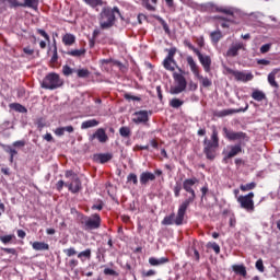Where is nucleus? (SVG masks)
I'll list each match as a JSON object with an SVG mask.
<instances>
[{
	"mask_svg": "<svg viewBox=\"0 0 280 280\" xmlns=\"http://www.w3.org/2000/svg\"><path fill=\"white\" fill-rule=\"evenodd\" d=\"M196 183H198L197 178H187L183 182V189L190 196H188L178 208L175 221L176 226H180L183 224V220H185V213H187L189 205L196 200V190H194V185H196Z\"/></svg>",
	"mask_w": 280,
	"mask_h": 280,
	"instance_id": "nucleus-1",
	"label": "nucleus"
},
{
	"mask_svg": "<svg viewBox=\"0 0 280 280\" xmlns=\"http://www.w3.org/2000/svg\"><path fill=\"white\" fill-rule=\"evenodd\" d=\"M220 145V139L218 138V130L212 131L211 140H203V154H206L209 161H213L215 159V150H218Z\"/></svg>",
	"mask_w": 280,
	"mask_h": 280,
	"instance_id": "nucleus-2",
	"label": "nucleus"
},
{
	"mask_svg": "<svg viewBox=\"0 0 280 280\" xmlns=\"http://www.w3.org/2000/svg\"><path fill=\"white\" fill-rule=\"evenodd\" d=\"M115 12L119 14V8L114 7L110 8H104L101 12V19H100V25L101 30H110L113 25H115Z\"/></svg>",
	"mask_w": 280,
	"mask_h": 280,
	"instance_id": "nucleus-3",
	"label": "nucleus"
},
{
	"mask_svg": "<svg viewBox=\"0 0 280 280\" xmlns=\"http://www.w3.org/2000/svg\"><path fill=\"white\" fill-rule=\"evenodd\" d=\"M63 84L65 81L60 79V74L50 72L44 78L42 89H46L47 91H56V89H60V86Z\"/></svg>",
	"mask_w": 280,
	"mask_h": 280,
	"instance_id": "nucleus-4",
	"label": "nucleus"
},
{
	"mask_svg": "<svg viewBox=\"0 0 280 280\" xmlns=\"http://www.w3.org/2000/svg\"><path fill=\"white\" fill-rule=\"evenodd\" d=\"M83 231H95L102 226V218L95 213L92 217H83L81 219Z\"/></svg>",
	"mask_w": 280,
	"mask_h": 280,
	"instance_id": "nucleus-5",
	"label": "nucleus"
},
{
	"mask_svg": "<svg viewBox=\"0 0 280 280\" xmlns=\"http://www.w3.org/2000/svg\"><path fill=\"white\" fill-rule=\"evenodd\" d=\"M223 135L229 141H243V139H246V133L242 131H233V129L226 127L223 128Z\"/></svg>",
	"mask_w": 280,
	"mask_h": 280,
	"instance_id": "nucleus-6",
	"label": "nucleus"
},
{
	"mask_svg": "<svg viewBox=\"0 0 280 280\" xmlns=\"http://www.w3.org/2000/svg\"><path fill=\"white\" fill-rule=\"evenodd\" d=\"M150 115H152V112L148 110H139L133 114L132 121L133 124H148L150 121Z\"/></svg>",
	"mask_w": 280,
	"mask_h": 280,
	"instance_id": "nucleus-7",
	"label": "nucleus"
},
{
	"mask_svg": "<svg viewBox=\"0 0 280 280\" xmlns=\"http://www.w3.org/2000/svg\"><path fill=\"white\" fill-rule=\"evenodd\" d=\"M196 56L198 57L199 62L203 67L206 73H209V71H211V57L208 55H202L200 50Z\"/></svg>",
	"mask_w": 280,
	"mask_h": 280,
	"instance_id": "nucleus-8",
	"label": "nucleus"
},
{
	"mask_svg": "<svg viewBox=\"0 0 280 280\" xmlns=\"http://www.w3.org/2000/svg\"><path fill=\"white\" fill-rule=\"evenodd\" d=\"M97 139L100 143H106L108 141V136L106 135V130L104 128H98L91 137L90 141Z\"/></svg>",
	"mask_w": 280,
	"mask_h": 280,
	"instance_id": "nucleus-9",
	"label": "nucleus"
},
{
	"mask_svg": "<svg viewBox=\"0 0 280 280\" xmlns=\"http://www.w3.org/2000/svg\"><path fill=\"white\" fill-rule=\"evenodd\" d=\"M66 187H68L69 191L72 194H78L80 189H82V182H80V178L77 175H73L72 183L66 184Z\"/></svg>",
	"mask_w": 280,
	"mask_h": 280,
	"instance_id": "nucleus-10",
	"label": "nucleus"
},
{
	"mask_svg": "<svg viewBox=\"0 0 280 280\" xmlns=\"http://www.w3.org/2000/svg\"><path fill=\"white\" fill-rule=\"evenodd\" d=\"M240 49H244V44H242V43L232 44L226 51V56L229 58H235V56H237Z\"/></svg>",
	"mask_w": 280,
	"mask_h": 280,
	"instance_id": "nucleus-11",
	"label": "nucleus"
},
{
	"mask_svg": "<svg viewBox=\"0 0 280 280\" xmlns=\"http://www.w3.org/2000/svg\"><path fill=\"white\" fill-rule=\"evenodd\" d=\"M112 159L113 154L110 153H96L93 155V161H95V163H108Z\"/></svg>",
	"mask_w": 280,
	"mask_h": 280,
	"instance_id": "nucleus-12",
	"label": "nucleus"
},
{
	"mask_svg": "<svg viewBox=\"0 0 280 280\" xmlns=\"http://www.w3.org/2000/svg\"><path fill=\"white\" fill-rule=\"evenodd\" d=\"M150 180H156V175L150 172H143L140 175V183L141 185H148Z\"/></svg>",
	"mask_w": 280,
	"mask_h": 280,
	"instance_id": "nucleus-13",
	"label": "nucleus"
},
{
	"mask_svg": "<svg viewBox=\"0 0 280 280\" xmlns=\"http://www.w3.org/2000/svg\"><path fill=\"white\" fill-rule=\"evenodd\" d=\"M173 78L175 82H177V86H180L182 89H187V80L183 75V72L180 73L174 72Z\"/></svg>",
	"mask_w": 280,
	"mask_h": 280,
	"instance_id": "nucleus-14",
	"label": "nucleus"
},
{
	"mask_svg": "<svg viewBox=\"0 0 280 280\" xmlns=\"http://www.w3.org/2000/svg\"><path fill=\"white\" fill-rule=\"evenodd\" d=\"M242 152V145L235 144L231 147V150L225 154L223 161H226L228 159H233V156H237Z\"/></svg>",
	"mask_w": 280,
	"mask_h": 280,
	"instance_id": "nucleus-15",
	"label": "nucleus"
},
{
	"mask_svg": "<svg viewBox=\"0 0 280 280\" xmlns=\"http://www.w3.org/2000/svg\"><path fill=\"white\" fill-rule=\"evenodd\" d=\"M253 198H255L254 192H249L246 195V211H249L250 213L255 211V201H253Z\"/></svg>",
	"mask_w": 280,
	"mask_h": 280,
	"instance_id": "nucleus-16",
	"label": "nucleus"
},
{
	"mask_svg": "<svg viewBox=\"0 0 280 280\" xmlns=\"http://www.w3.org/2000/svg\"><path fill=\"white\" fill-rule=\"evenodd\" d=\"M163 67H164V69H166V71H174L175 67H176V69H178V71H179V73H185V71H183V69H180L178 67L176 61L167 60V63H165V59H164L163 60Z\"/></svg>",
	"mask_w": 280,
	"mask_h": 280,
	"instance_id": "nucleus-17",
	"label": "nucleus"
},
{
	"mask_svg": "<svg viewBox=\"0 0 280 280\" xmlns=\"http://www.w3.org/2000/svg\"><path fill=\"white\" fill-rule=\"evenodd\" d=\"M170 262V258L162 257V258H149L150 266H163V264Z\"/></svg>",
	"mask_w": 280,
	"mask_h": 280,
	"instance_id": "nucleus-18",
	"label": "nucleus"
},
{
	"mask_svg": "<svg viewBox=\"0 0 280 280\" xmlns=\"http://www.w3.org/2000/svg\"><path fill=\"white\" fill-rule=\"evenodd\" d=\"M40 0H24L23 8H31V10L38 11V4Z\"/></svg>",
	"mask_w": 280,
	"mask_h": 280,
	"instance_id": "nucleus-19",
	"label": "nucleus"
},
{
	"mask_svg": "<svg viewBox=\"0 0 280 280\" xmlns=\"http://www.w3.org/2000/svg\"><path fill=\"white\" fill-rule=\"evenodd\" d=\"M7 2L10 8H23V2H19V0H0V8H3Z\"/></svg>",
	"mask_w": 280,
	"mask_h": 280,
	"instance_id": "nucleus-20",
	"label": "nucleus"
},
{
	"mask_svg": "<svg viewBox=\"0 0 280 280\" xmlns=\"http://www.w3.org/2000/svg\"><path fill=\"white\" fill-rule=\"evenodd\" d=\"M186 60L188 62V66L190 67L191 72L194 73V75L200 74V72H198V65L194 60V57L188 56Z\"/></svg>",
	"mask_w": 280,
	"mask_h": 280,
	"instance_id": "nucleus-21",
	"label": "nucleus"
},
{
	"mask_svg": "<svg viewBox=\"0 0 280 280\" xmlns=\"http://www.w3.org/2000/svg\"><path fill=\"white\" fill-rule=\"evenodd\" d=\"M95 126H100V121L96 119L85 120L81 124L82 130H86L88 128H95Z\"/></svg>",
	"mask_w": 280,
	"mask_h": 280,
	"instance_id": "nucleus-22",
	"label": "nucleus"
},
{
	"mask_svg": "<svg viewBox=\"0 0 280 280\" xmlns=\"http://www.w3.org/2000/svg\"><path fill=\"white\" fill-rule=\"evenodd\" d=\"M232 270L235 275H241V277H246V267L244 265H232Z\"/></svg>",
	"mask_w": 280,
	"mask_h": 280,
	"instance_id": "nucleus-23",
	"label": "nucleus"
},
{
	"mask_svg": "<svg viewBox=\"0 0 280 280\" xmlns=\"http://www.w3.org/2000/svg\"><path fill=\"white\" fill-rule=\"evenodd\" d=\"M62 43L65 45H67L68 47H71V45H73V43H75V35L67 33L62 37Z\"/></svg>",
	"mask_w": 280,
	"mask_h": 280,
	"instance_id": "nucleus-24",
	"label": "nucleus"
},
{
	"mask_svg": "<svg viewBox=\"0 0 280 280\" xmlns=\"http://www.w3.org/2000/svg\"><path fill=\"white\" fill-rule=\"evenodd\" d=\"M162 224L164 226H171L172 224H176V214L172 213L171 215H166L163 219Z\"/></svg>",
	"mask_w": 280,
	"mask_h": 280,
	"instance_id": "nucleus-25",
	"label": "nucleus"
},
{
	"mask_svg": "<svg viewBox=\"0 0 280 280\" xmlns=\"http://www.w3.org/2000/svg\"><path fill=\"white\" fill-rule=\"evenodd\" d=\"M252 97L256 102H264V100H266V93H264V91L255 90L252 93Z\"/></svg>",
	"mask_w": 280,
	"mask_h": 280,
	"instance_id": "nucleus-26",
	"label": "nucleus"
},
{
	"mask_svg": "<svg viewBox=\"0 0 280 280\" xmlns=\"http://www.w3.org/2000/svg\"><path fill=\"white\" fill-rule=\"evenodd\" d=\"M234 196L237 202L241 203L242 209H246V196H240V189H234Z\"/></svg>",
	"mask_w": 280,
	"mask_h": 280,
	"instance_id": "nucleus-27",
	"label": "nucleus"
},
{
	"mask_svg": "<svg viewBox=\"0 0 280 280\" xmlns=\"http://www.w3.org/2000/svg\"><path fill=\"white\" fill-rule=\"evenodd\" d=\"M235 113H240V109H223L215 113L217 117H229V115H235Z\"/></svg>",
	"mask_w": 280,
	"mask_h": 280,
	"instance_id": "nucleus-28",
	"label": "nucleus"
},
{
	"mask_svg": "<svg viewBox=\"0 0 280 280\" xmlns=\"http://www.w3.org/2000/svg\"><path fill=\"white\" fill-rule=\"evenodd\" d=\"M34 250H49V244L43 242H34L33 243Z\"/></svg>",
	"mask_w": 280,
	"mask_h": 280,
	"instance_id": "nucleus-29",
	"label": "nucleus"
},
{
	"mask_svg": "<svg viewBox=\"0 0 280 280\" xmlns=\"http://www.w3.org/2000/svg\"><path fill=\"white\" fill-rule=\"evenodd\" d=\"M119 135L124 139H130L132 131L129 129V127L124 126L119 128Z\"/></svg>",
	"mask_w": 280,
	"mask_h": 280,
	"instance_id": "nucleus-30",
	"label": "nucleus"
},
{
	"mask_svg": "<svg viewBox=\"0 0 280 280\" xmlns=\"http://www.w3.org/2000/svg\"><path fill=\"white\" fill-rule=\"evenodd\" d=\"M10 108H12V110H15V113H27V108L19 103L10 104Z\"/></svg>",
	"mask_w": 280,
	"mask_h": 280,
	"instance_id": "nucleus-31",
	"label": "nucleus"
},
{
	"mask_svg": "<svg viewBox=\"0 0 280 280\" xmlns=\"http://www.w3.org/2000/svg\"><path fill=\"white\" fill-rule=\"evenodd\" d=\"M210 38L212 43L218 44L222 39V32L220 31H214L210 34Z\"/></svg>",
	"mask_w": 280,
	"mask_h": 280,
	"instance_id": "nucleus-32",
	"label": "nucleus"
},
{
	"mask_svg": "<svg viewBox=\"0 0 280 280\" xmlns=\"http://www.w3.org/2000/svg\"><path fill=\"white\" fill-rule=\"evenodd\" d=\"M275 75H277L276 72H270L268 74V82H269L270 86H273V89H279V83H277Z\"/></svg>",
	"mask_w": 280,
	"mask_h": 280,
	"instance_id": "nucleus-33",
	"label": "nucleus"
},
{
	"mask_svg": "<svg viewBox=\"0 0 280 280\" xmlns=\"http://www.w3.org/2000/svg\"><path fill=\"white\" fill-rule=\"evenodd\" d=\"M86 54L85 49H74L67 52L68 56H73V58H80V56H84Z\"/></svg>",
	"mask_w": 280,
	"mask_h": 280,
	"instance_id": "nucleus-34",
	"label": "nucleus"
},
{
	"mask_svg": "<svg viewBox=\"0 0 280 280\" xmlns=\"http://www.w3.org/2000/svg\"><path fill=\"white\" fill-rule=\"evenodd\" d=\"M50 62L52 65H56V62H58V46L56 45V40H54L52 44V57L50 59Z\"/></svg>",
	"mask_w": 280,
	"mask_h": 280,
	"instance_id": "nucleus-35",
	"label": "nucleus"
},
{
	"mask_svg": "<svg viewBox=\"0 0 280 280\" xmlns=\"http://www.w3.org/2000/svg\"><path fill=\"white\" fill-rule=\"evenodd\" d=\"M183 190V184L180 182H176L173 191H174V196L175 198H179L180 197V191Z\"/></svg>",
	"mask_w": 280,
	"mask_h": 280,
	"instance_id": "nucleus-36",
	"label": "nucleus"
},
{
	"mask_svg": "<svg viewBox=\"0 0 280 280\" xmlns=\"http://www.w3.org/2000/svg\"><path fill=\"white\" fill-rule=\"evenodd\" d=\"M232 74L234 75L235 80H238V82H245L246 80V73L244 72L233 71Z\"/></svg>",
	"mask_w": 280,
	"mask_h": 280,
	"instance_id": "nucleus-37",
	"label": "nucleus"
},
{
	"mask_svg": "<svg viewBox=\"0 0 280 280\" xmlns=\"http://www.w3.org/2000/svg\"><path fill=\"white\" fill-rule=\"evenodd\" d=\"M196 78H198V80L201 81L202 86H205L206 89L211 86V84H212V82H211V80H209V78H205L200 74L196 75Z\"/></svg>",
	"mask_w": 280,
	"mask_h": 280,
	"instance_id": "nucleus-38",
	"label": "nucleus"
},
{
	"mask_svg": "<svg viewBox=\"0 0 280 280\" xmlns=\"http://www.w3.org/2000/svg\"><path fill=\"white\" fill-rule=\"evenodd\" d=\"M183 104H185L183 101H180L179 98H173L170 101V106H172V108H180V106H183Z\"/></svg>",
	"mask_w": 280,
	"mask_h": 280,
	"instance_id": "nucleus-39",
	"label": "nucleus"
},
{
	"mask_svg": "<svg viewBox=\"0 0 280 280\" xmlns=\"http://www.w3.org/2000/svg\"><path fill=\"white\" fill-rule=\"evenodd\" d=\"M174 56H176V48H171V49L168 50V55H167L166 58L164 59V60H165V65H167V60L175 61V60H174Z\"/></svg>",
	"mask_w": 280,
	"mask_h": 280,
	"instance_id": "nucleus-40",
	"label": "nucleus"
},
{
	"mask_svg": "<svg viewBox=\"0 0 280 280\" xmlns=\"http://www.w3.org/2000/svg\"><path fill=\"white\" fill-rule=\"evenodd\" d=\"M207 248H212V250H214V253H215L217 255H220V245H218V243H215V242H213V243L209 242V243L207 244Z\"/></svg>",
	"mask_w": 280,
	"mask_h": 280,
	"instance_id": "nucleus-41",
	"label": "nucleus"
},
{
	"mask_svg": "<svg viewBox=\"0 0 280 280\" xmlns=\"http://www.w3.org/2000/svg\"><path fill=\"white\" fill-rule=\"evenodd\" d=\"M86 5L91 8H97V5H102V0H83Z\"/></svg>",
	"mask_w": 280,
	"mask_h": 280,
	"instance_id": "nucleus-42",
	"label": "nucleus"
},
{
	"mask_svg": "<svg viewBox=\"0 0 280 280\" xmlns=\"http://www.w3.org/2000/svg\"><path fill=\"white\" fill-rule=\"evenodd\" d=\"M91 72L88 69H79L77 70L78 78H89Z\"/></svg>",
	"mask_w": 280,
	"mask_h": 280,
	"instance_id": "nucleus-43",
	"label": "nucleus"
},
{
	"mask_svg": "<svg viewBox=\"0 0 280 280\" xmlns=\"http://www.w3.org/2000/svg\"><path fill=\"white\" fill-rule=\"evenodd\" d=\"M158 21L161 23L165 34H170V26L167 25V22H165L163 18H158Z\"/></svg>",
	"mask_w": 280,
	"mask_h": 280,
	"instance_id": "nucleus-44",
	"label": "nucleus"
},
{
	"mask_svg": "<svg viewBox=\"0 0 280 280\" xmlns=\"http://www.w3.org/2000/svg\"><path fill=\"white\" fill-rule=\"evenodd\" d=\"M63 253L67 255V257H73L74 255H78V252L73 247L63 249Z\"/></svg>",
	"mask_w": 280,
	"mask_h": 280,
	"instance_id": "nucleus-45",
	"label": "nucleus"
},
{
	"mask_svg": "<svg viewBox=\"0 0 280 280\" xmlns=\"http://www.w3.org/2000/svg\"><path fill=\"white\" fill-rule=\"evenodd\" d=\"M215 12H222L223 14H228L229 16H233V10L226 8H215Z\"/></svg>",
	"mask_w": 280,
	"mask_h": 280,
	"instance_id": "nucleus-46",
	"label": "nucleus"
},
{
	"mask_svg": "<svg viewBox=\"0 0 280 280\" xmlns=\"http://www.w3.org/2000/svg\"><path fill=\"white\" fill-rule=\"evenodd\" d=\"M185 91V88H180V85L171 88L172 95H178L179 93H183Z\"/></svg>",
	"mask_w": 280,
	"mask_h": 280,
	"instance_id": "nucleus-47",
	"label": "nucleus"
},
{
	"mask_svg": "<svg viewBox=\"0 0 280 280\" xmlns=\"http://www.w3.org/2000/svg\"><path fill=\"white\" fill-rule=\"evenodd\" d=\"M127 180L130 183L132 182L133 185H138L139 184V179L137 178V174H133V173H130L128 176H127Z\"/></svg>",
	"mask_w": 280,
	"mask_h": 280,
	"instance_id": "nucleus-48",
	"label": "nucleus"
},
{
	"mask_svg": "<svg viewBox=\"0 0 280 280\" xmlns=\"http://www.w3.org/2000/svg\"><path fill=\"white\" fill-rule=\"evenodd\" d=\"M13 237L14 235L0 236V242H2V244H10Z\"/></svg>",
	"mask_w": 280,
	"mask_h": 280,
	"instance_id": "nucleus-49",
	"label": "nucleus"
},
{
	"mask_svg": "<svg viewBox=\"0 0 280 280\" xmlns=\"http://www.w3.org/2000/svg\"><path fill=\"white\" fill-rule=\"evenodd\" d=\"M104 275H107L109 277H119V273H117V271H115L114 269H110V268H105Z\"/></svg>",
	"mask_w": 280,
	"mask_h": 280,
	"instance_id": "nucleus-50",
	"label": "nucleus"
},
{
	"mask_svg": "<svg viewBox=\"0 0 280 280\" xmlns=\"http://www.w3.org/2000/svg\"><path fill=\"white\" fill-rule=\"evenodd\" d=\"M205 8L208 12H215V8H219V7H217L213 2H207L205 4Z\"/></svg>",
	"mask_w": 280,
	"mask_h": 280,
	"instance_id": "nucleus-51",
	"label": "nucleus"
},
{
	"mask_svg": "<svg viewBox=\"0 0 280 280\" xmlns=\"http://www.w3.org/2000/svg\"><path fill=\"white\" fill-rule=\"evenodd\" d=\"M3 150L8 154H19V151H16V149L12 148L11 145H3Z\"/></svg>",
	"mask_w": 280,
	"mask_h": 280,
	"instance_id": "nucleus-52",
	"label": "nucleus"
},
{
	"mask_svg": "<svg viewBox=\"0 0 280 280\" xmlns=\"http://www.w3.org/2000/svg\"><path fill=\"white\" fill-rule=\"evenodd\" d=\"M79 259H82V257H86L88 259L91 258V249H85L83 252H80L78 254Z\"/></svg>",
	"mask_w": 280,
	"mask_h": 280,
	"instance_id": "nucleus-53",
	"label": "nucleus"
},
{
	"mask_svg": "<svg viewBox=\"0 0 280 280\" xmlns=\"http://www.w3.org/2000/svg\"><path fill=\"white\" fill-rule=\"evenodd\" d=\"M184 45L186 46V47H188V49H190L191 51H194V54H196L197 55V52H199L200 50H198V48H195L192 45H191V43L189 42V40H184Z\"/></svg>",
	"mask_w": 280,
	"mask_h": 280,
	"instance_id": "nucleus-54",
	"label": "nucleus"
},
{
	"mask_svg": "<svg viewBox=\"0 0 280 280\" xmlns=\"http://www.w3.org/2000/svg\"><path fill=\"white\" fill-rule=\"evenodd\" d=\"M62 73L63 75H71V73H73V69H71V67L66 65L62 67Z\"/></svg>",
	"mask_w": 280,
	"mask_h": 280,
	"instance_id": "nucleus-55",
	"label": "nucleus"
},
{
	"mask_svg": "<svg viewBox=\"0 0 280 280\" xmlns=\"http://www.w3.org/2000/svg\"><path fill=\"white\" fill-rule=\"evenodd\" d=\"M37 34H39V36H43V38H45V40H47L49 43V34H47V32H45V30L37 28Z\"/></svg>",
	"mask_w": 280,
	"mask_h": 280,
	"instance_id": "nucleus-56",
	"label": "nucleus"
},
{
	"mask_svg": "<svg viewBox=\"0 0 280 280\" xmlns=\"http://www.w3.org/2000/svg\"><path fill=\"white\" fill-rule=\"evenodd\" d=\"M270 47H272V44H265L260 47V54H268L270 51Z\"/></svg>",
	"mask_w": 280,
	"mask_h": 280,
	"instance_id": "nucleus-57",
	"label": "nucleus"
},
{
	"mask_svg": "<svg viewBox=\"0 0 280 280\" xmlns=\"http://www.w3.org/2000/svg\"><path fill=\"white\" fill-rule=\"evenodd\" d=\"M124 97H125V100H132L133 102H141V97H139V96H132L131 94H128V93H126L125 95H124Z\"/></svg>",
	"mask_w": 280,
	"mask_h": 280,
	"instance_id": "nucleus-58",
	"label": "nucleus"
},
{
	"mask_svg": "<svg viewBox=\"0 0 280 280\" xmlns=\"http://www.w3.org/2000/svg\"><path fill=\"white\" fill-rule=\"evenodd\" d=\"M259 19H261V13H259V12H257V13H252V14L248 15V20H249V21H253V20L259 21Z\"/></svg>",
	"mask_w": 280,
	"mask_h": 280,
	"instance_id": "nucleus-59",
	"label": "nucleus"
},
{
	"mask_svg": "<svg viewBox=\"0 0 280 280\" xmlns=\"http://www.w3.org/2000/svg\"><path fill=\"white\" fill-rule=\"evenodd\" d=\"M1 250H3V253H7L8 255H16V249L14 248L2 247Z\"/></svg>",
	"mask_w": 280,
	"mask_h": 280,
	"instance_id": "nucleus-60",
	"label": "nucleus"
},
{
	"mask_svg": "<svg viewBox=\"0 0 280 280\" xmlns=\"http://www.w3.org/2000/svg\"><path fill=\"white\" fill-rule=\"evenodd\" d=\"M256 268L259 272H264V260L259 259L256 261Z\"/></svg>",
	"mask_w": 280,
	"mask_h": 280,
	"instance_id": "nucleus-61",
	"label": "nucleus"
},
{
	"mask_svg": "<svg viewBox=\"0 0 280 280\" xmlns=\"http://www.w3.org/2000/svg\"><path fill=\"white\" fill-rule=\"evenodd\" d=\"M13 148H25V141L18 140V141L13 142Z\"/></svg>",
	"mask_w": 280,
	"mask_h": 280,
	"instance_id": "nucleus-62",
	"label": "nucleus"
},
{
	"mask_svg": "<svg viewBox=\"0 0 280 280\" xmlns=\"http://www.w3.org/2000/svg\"><path fill=\"white\" fill-rule=\"evenodd\" d=\"M24 54L26 56H33L34 55V49H32L30 46L23 48Z\"/></svg>",
	"mask_w": 280,
	"mask_h": 280,
	"instance_id": "nucleus-63",
	"label": "nucleus"
},
{
	"mask_svg": "<svg viewBox=\"0 0 280 280\" xmlns=\"http://www.w3.org/2000/svg\"><path fill=\"white\" fill-rule=\"evenodd\" d=\"M78 260L75 259H71L70 262H69V266L71 268V270H73V268H75L78 266Z\"/></svg>",
	"mask_w": 280,
	"mask_h": 280,
	"instance_id": "nucleus-64",
	"label": "nucleus"
}]
</instances>
